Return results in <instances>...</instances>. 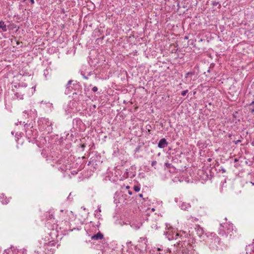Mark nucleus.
<instances>
[{"label": "nucleus", "mask_w": 254, "mask_h": 254, "mask_svg": "<svg viewBox=\"0 0 254 254\" xmlns=\"http://www.w3.org/2000/svg\"><path fill=\"white\" fill-rule=\"evenodd\" d=\"M220 226L219 234L221 236H229V238H231L237 233V230L234 228L232 224L225 223L224 224H221Z\"/></svg>", "instance_id": "1"}, {"label": "nucleus", "mask_w": 254, "mask_h": 254, "mask_svg": "<svg viewBox=\"0 0 254 254\" xmlns=\"http://www.w3.org/2000/svg\"><path fill=\"white\" fill-rule=\"evenodd\" d=\"M168 144L167 140L165 138H163L160 139L159 141L158 146L160 148H164Z\"/></svg>", "instance_id": "2"}, {"label": "nucleus", "mask_w": 254, "mask_h": 254, "mask_svg": "<svg viewBox=\"0 0 254 254\" xmlns=\"http://www.w3.org/2000/svg\"><path fill=\"white\" fill-rule=\"evenodd\" d=\"M103 238V235L100 232L98 233L97 234L92 236L91 239L92 240H101Z\"/></svg>", "instance_id": "3"}, {"label": "nucleus", "mask_w": 254, "mask_h": 254, "mask_svg": "<svg viewBox=\"0 0 254 254\" xmlns=\"http://www.w3.org/2000/svg\"><path fill=\"white\" fill-rule=\"evenodd\" d=\"M0 199L1 200V202L3 204H7L9 202L8 199L7 198L6 196L4 197V196L3 195H2V196H0Z\"/></svg>", "instance_id": "4"}, {"label": "nucleus", "mask_w": 254, "mask_h": 254, "mask_svg": "<svg viewBox=\"0 0 254 254\" xmlns=\"http://www.w3.org/2000/svg\"><path fill=\"white\" fill-rule=\"evenodd\" d=\"M0 28H1L3 31H6L7 30L6 26L2 21H0Z\"/></svg>", "instance_id": "5"}, {"label": "nucleus", "mask_w": 254, "mask_h": 254, "mask_svg": "<svg viewBox=\"0 0 254 254\" xmlns=\"http://www.w3.org/2000/svg\"><path fill=\"white\" fill-rule=\"evenodd\" d=\"M67 215L69 216L68 220L74 218V215L72 211L67 212Z\"/></svg>", "instance_id": "6"}, {"label": "nucleus", "mask_w": 254, "mask_h": 254, "mask_svg": "<svg viewBox=\"0 0 254 254\" xmlns=\"http://www.w3.org/2000/svg\"><path fill=\"white\" fill-rule=\"evenodd\" d=\"M197 233H199V235H201L203 233V229L202 228L200 227L199 226H197Z\"/></svg>", "instance_id": "7"}, {"label": "nucleus", "mask_w": 254, "mask_h": 254, "mask_svg": "<svg viewBox=\"0 0 254 254\" xmlns=\"http://www.w3.org/2000/svg\"><path fill=\"white\" fill-rule=\"evenodd\" d=\"M250 110H251L252 112H254V101H252L250 105Z\"/></svg>", "instance_id": "8"}, {"label": "nucleus", "mask_w": 254, "mask_h": 254, "mask_svg": "<svg viewBox=\"0 0 254 254\" xmlns=\"http://www.w3.org/2000/svg\"><path fill=\"white\" fill-rule=\"evenodd\" d=\"M133 189L135 191L138 192L140 190V187L137 186H135L133 187Z\"/></svg>", "instance_id": "9"}, {"label": "nucleus", "mask_w": 254, "mask_h": 254, "mask_svg": "<svg viewBox=\"0 0 254 254\" xmlns=\"http://www.w3.org/2000/svg\"><path fill=\"white\" fill-rule=\"evenodd\" d=\"M188 92V90H186L184 91H183L181 93V95L183 96H185L186 94Z\"/></svg>", "instance_id": "10"}, {"label": "nucleus", "mask_w": 254, "mask_h": 254, "mask_svg": "<svg viewBox=\"0 0 254 254\" xmlns=\"http://www.w3.org/2000/svg\"><path fill=\"white\" fill-rule=\"evenodd\" d=\"M157 164V162L156 161H153L151 163V165L152 167H155Z\"/></svg>", "instance_id": "11"}, {"label": "nucleus", "mask_w": 254, "mask_h": 254, "mask_svg": "<svg viewBox=\"0 0 254 254\" xmlns=\"http://www.w3.org/2000/svg\"><path fill=\"white\" fill-rule=\"evenodd\" d=\"M98 90V88L96 86H94L92 88V91L93 92H96Z\"/></svg>", "instance_id": "12"}, {"label": "nucleus", "mask_w": 254, "mask_h": 254, "mask_svg": "<svg viewBox=\"0 0 254 254\" xmlns=\"http://www.w3.org/2000/svg\"><path fill=\"white\" fill-rule=\"evenodd\" d=\"M14 133H15V131H12L11 132V134L12 135H14Z\"/></svg>", "instance_id": "13"}, {"label": "nucleus", "mask_w": 254, "mask_h": 254, "mask_svg": "<svg viewBox=\"0 0 254 254\" xmlns=\"http://www.w3.org/2000/svg\"><path fill=\"white\" fill-rule=\"evenodd\" d=\"M190 74V72H188L187 74H186V77L188 76V75H189V74Z\"/></svg>", "instance_id": "14"}, {"label": "nucleus", "mask_w": 254, "mask_h": 254, "mask_svg": "<svg viewBox=\"0 0 254 254\" xmlns=\"http://www.w3.org/2000/svg\"><path fill=\"white\" fill-rule=\"evenodd\" d=\"M241 142V140H238L237 141V142H236V143L237 144V143L238 142Z\"/></svg>", "instance_id": "15"}, {"label": "nucleus", "mask_w": 254, "mask_h": 254, "mask_svg": "<svg viewBox=\"0 0 254 254\" xmlns=\"http://www.w3.org/2000/svg\"><path fill=\"white\" fill-rule=\"evenodd\" d=\"M128 193H129V194H132V192H131V191H128Z\"/></svg>", "instance_id": "16"}, {"label": "nucleus", "mask_w": 254, "mask_h": 254, "mask_svg": "<svg viewBox=\"0 0 254 254\" xmlns=\"http://www.w3.org/2000/svg\"><path fill=\"white\" fill-rule=\"evenodd\" d=\"M184 205H185V203H183V204H182V208H183V207H184Z\"/></svg>", "instance_id": "17"}, {"label": "nucleus", "mask_w": 254, "mask_h": 254, "mask_svg": "<svg viewBox=\"0 0 254 254\" xmlns=\"http://www.w3.org/2000/svg\"><path fill=\"white\" fill-rule=\"evenodd\" d=\"M32 3H34V0H31Z\"/></svg>", "instance_id": "18"}, {"label": "nucleus", "mask_w": 254, "mask_h": 254, "mask_svg": "<svg viewBox=\"0 0 254 254\" xmlns=\"http://www.w3.org/2000/svg\"><path fill=\"white\" fill-rule=\"evenodd\" d=\"M19 44V42L17 41V43H16L17 45H18Z\"/></svg>", "instance_id": "19"}, {"label": "nucleus", "mask_w": 254, "mask_h": 254, "mask_svg": "<svg viewBox=\"0 0 254 254\" xmlns=\"http://www.w3.org/2000/svg\"><path fill=\"white\" fill-rule=\"evenodd\" d=\"M158 251H161V249L160 248H158Z\"/></svg>", "instance_id": "20"}, {"label": "nucleus", "mask_w": 254, "mask_h": 254, "mask_svg": "<svg viewBox=\"0 0 254 254\" xmlns=\"http://www.w3.org/2000/svg\"><path fill=\"white\" fill-rule=\"evenodd\" d=\"M129 188V187H128V186L127 187V189H128Z\"/></svg>", "instance_id": "21"}]
</instances>
